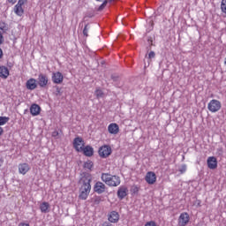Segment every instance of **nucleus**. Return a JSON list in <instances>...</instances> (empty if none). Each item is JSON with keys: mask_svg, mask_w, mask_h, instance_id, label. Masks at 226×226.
<instances>
[{"mask_svg": "<svg viewBox=\"0 0 226 226\" xmlns=\"http://www.w3.org/2000/svg\"><path fill=\"white\" fill-rule=\"evenodd\" d=\"M3 41H4V37L3 36V34L0 32V45H3Z\"/></svg>", "mask_w": 226, "mask_h": 226, "instance_id": "34", "label": "nucleus"}, {"mask_svg": "<svg viewBox=\"0 0 226 226\" xmlns=\"http://www.w3.org/2000/svg\"><path fill=\"white\" fill-rule=\"evenodd\" d=\"M51 80L53 84H63V81L64 80V76H63V73H61V72H53L51 76Z\"/></svg>", "mask_w": 226, "mask_h": 226, "instance_id": "7", "label": "nucleus"}, {"mask_svg": "<svg viewBox=\"0 0 226 226\" xmlns=\"http://www.w3.org/2000/svg\"><path fill=\"white\" fill-rule=\"evenodd\" d=\"M95 96H96V98H103V91H102V89H100V88L96 89Z\"/></svg>", "mask_w": 226, "mask_h": 226, "instance_id": "26", "label": "nucleus"}, {"mask_svg": "<svg viewBox=\"0 0 226 226\" xmlns=\"http://www.w3.org/2000/svg\"><path fill=\"white\" fill-rule=\"evenodd\" d=\"M99 1L100 3H102L100 7L99 10H103V8H105V6H107V3H109V0H96Z\"/></svg>", "mask_w": 226, "mask_h": 226, "instance_id": "27", "label": "nucleus"}, {"mask_svg": "<svg viewBox=\"0 0 226 226\" xmlns=\"http://www.w3.org/2000/svg\"><path fill=\"white\" fill-rule=\"evenodd\" d=\"M40 210L42 213H49L50 211V204L49 202H47V201L42 202L40 205Z\"/></svg>", "mask_w": 226, "mask_h": 226, "instance_id": "22", "label": "nucleus"}, {"mask_svg": "<svg viewBox=\"0 0 226 226\" xmlns=\"http://www.w3.org/2000/svg\"><path fill=\"white\" fill-rule=\"evenodd\" d=\"M81 153H83V154H84L85 156L91 157V156H93V154H94V149L93 147H91V146H86V147L82 149Z\"/></svg>", "mask_w": 226, "mask_h": 226, "instance_id": "19", "label": "nucleus"}, {"mask_svg": "<svg viewBox=\"0 0 226 226\" xmlns=\"http://www.w3.org/2000/svg\"><path fill=\"white\" fill-rule=\"evenodd\" d=\"M91 181H93V177H91L90 174H87L82 177L79 180V185L81 189L91 191Z\"/></svg>", "mask_w": 226, "mask_h": 226, "instance_id": "2", "label": "nucleus"}, {"mask_svg": "<svg viewBox=\"0 0 226 226\" xmlns=\"http://www.w3.org/2000/svg\"><path fill=\"white\" fill-rule=\"evenodd\" d=\"M4 133V129H3V127L0 126V136L3 135Z\"/></svg>", "mask_w": 226, "mask_h": 226, "instance_id": "37", "label": "nucleus"}, {"mask_svg": "<svg viewBox=\"0 0 226 226\" xmlns=\"http://www.w3.org/2000/svg\"><path fill=\"white\" fill-rule=\"evenodd\" d=\"M101 226H114V225L112 224V222H104Z\"/></svg>", "mask_w": 226, "mask_h": 226, "instance_id": "33", "label": "nucleus"}, {"mask_svg": "<svg viewBox=\"0 0 226 226\" xmlns=\"http://www.w3.org/2000/svg\"><path fill=\"white\" fill-rule=\"evenodd\" d=\"M108 221L109 223H117L119 222V213L111 211L108 215Z\"/></svg>", "mask_w": 226, "mask_h": 226, "instance_id": "13", "label": "nucleus"}, {"mask_svg": "<svg viewBox=\"0 0 226 226\" xmlns=\"http://www.w3.org/2000/svg\"><path fill=\"white\" fill-rule=\"evenodd\" d=\"M10 77V70L6 66H0V78L6 79Z\"/></svg>", "mask_w": 226, "mask_h": 226, "instance_id": "21", "label": "nucleus"}, {"mask_svg": "<svg viewBox=\"0 0 226 226\" xmlns=\"http://www.w3.org/2000/svg\"><path fill=\"white\" fill-rule=\"evenodd\" d=\"M0 31H3V33H6L8 31V26L6 23L0 21Z\"/></svg>", "mask_w": 226, "mask_h": 226, "instance_id": "25", "label": "nucleus"}, {"mask_svg": "<svg viewBox=\"0 0 226 226\" xmlns=\"http://www.w3.org/2000/svg\"><path fill=\"white\" fill-rule=\"evenodd\" d=\"M87 33H89V25H86L84 29H83V34L87 38V36H89V34Z\"/></svg>", "mask_w": 226, "mask_h": 226, "instance_id": "28", "label": "nucleus"}, {"mask_svg": "<svg viewBox=\"0 0 226 226\" xmlns=\"http://www.w3.org/2000/svg\"><path fill=\"white\" fill-rule=\"evenodd\" d=\"M112 154V147L109 145H103L99 148V156L101 158H109Z\"/></svg>", "mask_w": 226, "mask_h": 226, "instance_id": "4", "label": "nucleus"}, {"mask_svg": "<svg viewBox=\"0 0 226 226\" xmlns=\"http://www.w3.org/2000/svg\"><path fill=\"white\" fill-rule=\"evenodd\" d=\"M145 226H158V224L154 221H148L145 223Z\"/></svg>", "mask_w": 226, "mask_h": 226, "instance_id": "29", "label": "nucleus"}, {"mask_svg": "<svg viewBox=\"0 0 226 226\" xmlns=\"http://www.w3.org/2000/svg\"><path fill=\"white\" fill-rule=\"evenodd\" d=\"M126 195H128V188L119 187V189L117 191L118 199H120V200H123V199H124V197H126Z\"/></svg>", "mask_w": 226, "mask_h": 226, "instance_id": "20", "label": "nucleus"}, {"mask_svg": "<svg viewBox=\"0 0 226 226\" xmlns=\"http://www.w3.org/2000/svg\"><path fill=\"white\" fill-rule=\"evenodd\" d=\"M108 132L111 135H117V133H119V125L116 123L109 124L108 126Z\"/></svg>", "mask_w": 226, "mask_h": 226, "instance_id": "16", "label": "nucleus"}, {"mask_svg": "<svg viewBox=\"0 0 226 226\" xmlns=\"http://www.w3.org/2000/svg\"><path fill=\"white\" fill-rule=\"evenodd\" d=\"M187 223H190V215H188L186 212H184L180 214L178 217V225L186 226Z\"/></svg>", "mask_w": 226, "mask_h": 226, "instance_id": "8", "label": "nucleus"}, {"mask_svg": "<svg viewBox=\"0 0 226 226\" xmlns=\"http://www.w3.org/2000/svg\"><path fill=\"white\" fill-rule=\"evenodd\" d=\"M57 93H61V90H59V88H57Z\"/></svg>", "mask_w": 226, "mask_h": 226, "instance_id": "41", "label": "nucleus"}, {"mask_svg": "<svg viewBox=\"0 0 226 226\" xmlns=\"http://www.w3.org/2000/svg\"><path fill=\"white\" fill-rule=\"evenodd\" d=\"M10 121V117H0V126H4L6 123Z\"/></svg>", "mask_w": 226, "mask_h": 226, "instance_id": "24", "label": "nucleus"}, {"mask_svg": "<svg viewBox=\"0 0 226 226\" xmlns=\"http://www.w3.org/2000/svg\"><path fill=\"white\" fill-rule=\"evenodd\" d=\"M0 59H3V49L0 48Z\"/></svg>", "mask_w": 226, "mask_h": 226, "instance_id": "38", "label": "nucleus"}, {"mask_svg": "<svg viewBox=\"0 0 226 226\" xmlns=\"http://www.w3.org/2000/svg\"><path fill=\"white\" fill-rule=\"evenodd\" d=\"M105 188H107V186L102 182H96L94 185V191L99 195L105 192Z\"/></svg>", "mask_w": 226, "mask_h": 226, "instance_id": "12", "label": "nucleus"}, {"mask_svg": "<svg viewBox=\"0 0 226 226\" xmlns=\"http://www.w3.org/2000/svg\"><path fill=\"white\" fill-rule=\"evenodd\" d=\"M86 142H84V139L80 137H76L73 140V147L76 149L78 153H82V149L85 147Z\"/></svg>", "mask_w": 226, "mask_h": 226, "instance_id": "6", "label": "nucleus"}, {"mask_svg": "<svg viewBox=\"0 0 226 226\" xmlns=\"http://www.w3.org/2000/svg\"><path fill=\"white\" fill-rule=\"evenodd\" d=\"M19 226H30L29 223L19 222Z\"/></svg>", "mask_w": 226, "mask_h": 226, "instance_id": "36", "label": "nucleus"}, {"mask_svg": "<svg viewBox=\"0 0 226 226\" xmlns=\"http://www.w3.org/2000/svg\"><path fill=\"white\" fill-rule=\"evenodd\" d=\"M7 2L11 4H15V3H17V0H7Z\"/></svg>", "mask_w": 226, "mask_h": 226, "instance_id": "35", "label": "nucleus"}, {"mask_svg": "<svg viewBox=\"0 0 226 226\" xmlns=\"http://www.w3.org/2000/svg\"><path fill=\"white\" fill-rule=\"evenodd\" d=\"M89 193H91V191H89L87 189H81V188H79V199L80 200H87V198L89 197Z\"/></svg>", "mask_w": 226, "mask_h": 226, "instance_id": "18", "label": "nucleus"}, {"mask_svg": "<svg viewBox=\"0 0 226 226\" xmlns=\"http://www.w3.org/2000/svg\"><path fill=\"white\" fill-rule=\"evenodd\" d=\"M4 162V161L3 159H0V167H1V165H3Z\"/></svg>", "mask_w": 226, "mask_h": 226, "instance_id": "39", "label": "nucleus"}, {"mask_svg": "<svg viewBox=\"0 0 226 226\" xmlns=\"http://www.w3.org/2000/svg\"><path fill=\"white\" fill-rule=\"evenodd\" d=\"M179 172L181 174H185V172H186V164H183L179 170Z\"/></svg>", "mask_w": 226, "mask_h": 226, "instance_id": "30", "label": "nucleus"}, {"mask_svg": "<svg viewBox=\"0 0 226 226\" xmlns=\"http://www.w3.org/2000/svg\"><path fill=\"white\" fill-rule=\"evenodd\" d=\"M198 206H200V200H197Z\"/></svg>", "mask_w": 226, "mask_h": 226, "instance_id": "40", "label": "nucleus"}, {"mask_svg": "<svg viewBox=\"0 0 226 226\" xmlns=\"http://www.w3.org/2000/svg\"><path fill=\"white\" fill-rule=\"evenodd\" d=\"M26 87L30 91H34V89L38 87V84L36 83V80L34 79V78H31L26 81Z\"/></svg>", "mask_w": 226, "mask_h": 226, "instance_id": "15", "label": "nucleus"}, {"mask_svg": "<svg viewBox=\"0 0 226 226\" xmlns=\"http://www.w3.org/2000/svg\"><path fill=\"white\" fill-rule=\"evenodd\" d=\"M139 186H137V185H134V186L132 187V192H133V193H139Z\"/></svg>", "mask_w": 226, "mask_h": 226, "instance_id": "31", "label": "nucleus"}, {"mask_svg": "<svg viewBox=\"0 0 226 226\" xmlns=\"http://www.w3.org/2000/svg\"><path fill=\"white\" fill-rule=\"evenodd\" d=\"M145 181L147 185H154V183H156V173H154V171L147 172Z\"/></svg>", "mask_w": 226, "mask_h": 226, "instance_id": "10", "label": "nucleus"}, {"mask_svg": "<svg viewBox=\"0 0 226 226\" xmlns=\"http://www.w3.org/2000/svg\"><path fill=\"white\" fill-rule=\"evenodd\" d=\"M154 56H156V54H154V51H150L148 54L149 59H153V57H154Z\"/></svg>", "mask_w": 226, "mask_h": 226, "instance_id": "32", "label": "nucleus"}, {"mask_svg": "<svg viewBox=\"0 0 226 226\" xmlns=\"http://www.w3.org/2000/svg\"><path fill=\"white\" fill-rule=\"evenodd\" d=\"M26 3H27V0H19L18 4L14 6L13 10H14V13L18 16V17H22V15H24V4H26Z\"/></svg>", "mask_w": 226, "mask_h": 226, "instance_id": "5", "label": "nucleus"}, {"mask_svg": "<svg viewBox=\"0 0 226 226\" xmlns=\"http://www.w3.org/2000/svg\"><path fill=\"white\" fill-rule=\"evenodd\" d=\"M222 109V102L216 99L211 100L207 104L209 112L216 113Z\"/></svg>", "mask_w": 226, "mask_h": 226, "instance_id": "3", "label": "nucleus"}, {"mask_svg": "<svg viewBox=\"0 0 226 226\" xmlns=\"http://www.w3.org/2000/svg\"><path fill=\"white\" fill-rule=\"evenodd\" d=\"M29 170H31V167L27 162H23L19 164V172L23 176H26V174H27Z\"/></svg>", "mask_w": 226, "mask_h": 226, "instance_id": "14", "label": "nucleus"}, {"mask_svg": "<svg viewBox=\"0 0 226 226\" xmlns=\"http://www.w3.org/2000/svg\"><path fill=\"white\" fill-rule=\"evenodd\" d=\"M102 181L108 186H119L121 185V177L109 173H102L101 176Z\"/></svg>", "mask_w": 226, "mask_h": 226, "instance_id": "1", "label": "nucleus"}, {"mask_svg": "<svg viewBox=\"0 0 226 226\" xmlns=\"http://www.w3.org/2000/svg\"><path fill=\"white\" fill-rule=\"evenodd\" d=\"M40 112H41V108L38 104H32L30 107V114L32 116H40Z\"/></svg>", "mask_w": 226, "mask_h": 226, "instance_id": "17", "label": "nucleus"}, {"mask_svg": "<svg viewBox=\"0 0 226 226\" xmlns=\"http://www.w3.org/2000/svg\"><path fill=\"white\" fill-rule=\"evenodd\" d=\"M93 167H94V164L92 161L88 160L84 163V169H86V170H93Z\"/></svg>", "mask_w": 226, "mask_h": 226, "instance_id": "23", "label": "nucleus"}, {"mask_svg": "<svg viewBox=\"0 0 226 226\" xmlns=\"http://www.w3.org/2000/svg\"><path fill=\"white\" fill-rule=\"evenodd\" d=\"M207 165L211 170L218 168V160L215 156H209L207 160Z\"/></svg>", "mask_w": 226, "mask_h": 226, "instance_id": "11", "label": "nucleus"}, {"mask_svg": "<svg viewBox=\"0 0 226 226\" xmlns=\"http://www.w3.org/2000/svg\"><path fill=\"white\" fill-rule=\"evenodd\" d=\"M37 80L38 86H40V87H47L49 85V76H47V74H39Z\"/></svg>", "mask_w": 226, "mask_h": 226, "instance_id": "9", "label": "nucleus"}]
</instances>
